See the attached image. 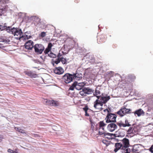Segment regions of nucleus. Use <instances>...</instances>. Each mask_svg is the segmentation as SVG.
Wrapping results in <instances>:
<instances>
[{"label": "nucleus", "mask_w": 153, "mask_h": 153, "mask_svg": "<svg viewBox=\"0 0 153 153\" xmlns=\"http://www.w3.org/2000/svg\"><path fill=\"white\" fill-rule=\"evenodd\" d=\"M48 56L51 58H55L56 57V54L53 53L51 52L48 54Z\"/></svg>", "instance_id": "nucleus-35"}, {"label": "nucleus", "mask_w": 153, "mask_h": 153, "mask_svg": "<svg viewBox=\"0 0 153 153\" xmlns=\"http://www.w3.org/2000/svg\"><path fill=\"white\" fill-rule=\"evenodd\" d=\"M85 84L83 82L77 83L76 82L75 88L78 90H81L83 88Z\"/></svg>", "instance_id": "nucleus-18"}, {"label": "nucleus", "mask_w": 153, "mask_h": 153, "mask_svg": "<svg viewBox=\"0 0 153 153\" xmlns=\"http://www.w3.org/2000/svg\"><path fill=\"white\" fill-rule=\"evenodd\" d=\"M8 0H1L0 1L3 3H6Z\"/></svg>", "instance_id": "nucleus-45"}, {"label": "nucleus", "mask_w": 153, "mask_h": 153, "mask_svg": "<svg viewBox=\"0 0 153 153\" xmlns=\"http://www.w3.org/2000/svg\"><path fill=\"white\" fill-rule=\"evenodd\" d=\"M34 48L35 52L38 54H42L45 49L44 46L41 44H36Z\"/></svg>", "instance_id": "nucleus-7"}, {"label": "nucleus", "mask_w": 153, "mask_h": 153, "mask_svg": "<svg viewBox=\"0 0 153 153\" xmlns=\"http://www.w3.org/2000/svg\"><path fill=\"white\" fill-rule=\"evenodd\" d=\"M3 10L4 12L5 13L7 10L8 7L7 6H5L2 8H1Z\"/></svg>", "instance_id": "nucleus-38"}, {"label": "nucleus", "mask_w": 153, "mask_h": 153, "mask_svg": "<svg viewBox=\"0 0 153 153\" xmlns=\"http://www.w3.org/2000/svg\"><path fill=\"white\" fill-rule=\"evenodd\" d=\"M76 82H75L73 83L72 85L70 87L69 90H73L74 88H75Z\"/></svg>", "instance_id": "nucleus-31"}, {"label": "nucleus", "mask_w": 153, "mask_h": 153, "mask_svg": "<svg viewBox=\"0 0 153 153\" xmlns=\"http://www.w3.org/2000/svg\"><path fill=\"white\" fill-rule=\"evenodd\" d=\"M103 111L104 112L107 111L108 113H110L109 110L108 109H106L104 110Z\"/></svg>", "instance_id": "nucleus-47"}, {"label": "nucleus", "mask_w": 153, "mask_h": 153, "mask_svg": "<svg viewBox=\"0 0 153 153\" xmlns=\"http://www.w3.org/2000/svg\"><path fill=\"white\" fill-rule=\"evenodd\" d=\"M131 110L130 109H127L125 107L121 108L120 110L117 112V114L120 116L122 117L125 115L131 113Z\"/></svg>", "instance_id": "nucleus-6"}, {"label": "nucleus", "mask_w": 153, "mask_h": 153, "mask_svg": "<svg viewBox=\"0 0 153 153\" xmlns=\"http://www.w3.org/2000/svg\"><path fill=\"white\" fill-rule=\"evenodd\" d=\"M4 13L3 10L1 9H0V16H1Z\"/></svg>", "instance_id": "nucleus-42"}, {"label": "nucleus", "mask_w": 153, "mask_h": 153, "mask_svg": "<svg viewBox=\"0 0 153 153\" xmlns=\"http://www.w3.org/2000/svg\"><path fill=\"white\" fill-rule=\"evenodd\" d=\"M140 148L138 145H135L133 146L132 149V152L133 153H138L140 152Z\"/></svg>", "instance_id": "nucleus-14"}, {"label": "nucleus", "mask_w": 153, "mask_h": 153, "mask_svg": "<svg viewBox=\"0 0 153 153\" xmlns=\"http://www.w3.org/2000/svg\"><path fill=\"white\" fill-rule=\"evenodd\" d=\"M62 56V55L60 53H59L57 56V57H58V58H61V57Z\"/></svg>", "instance_id": "nucleus-46"}, {"label": "nucleus", "mask_w": 153, "mask_h": 153, "mask_svg": "<svg viewBox=\"0 0 153 153\" xmlns=\"http://www.w3.org/2000/svg\"><path fill=\"white\" fill-rule=\"evenodd\" d=\"M1 137H0V142H1Z\"/></svg>", "instance_id": "nucleus-52"}, {"label": "nucleus", "mask_w": 153, "mask_h": 153, "mask_svg": "<svg viewBox=\"0 0 153 153\" xmlns=\"http://www.w3.org/2000/svg\"><path fill=\"white\" fill-rule=\"evenodd\" d=\"M7 31H8L9 33L13 34L16 38L19 40L23 34L22 30L19 28L11 27L10 30H7Z\"/></svg>", "instance_id": "nucleus-3"}, {"label": "nucleus", "mask_w": 153, "mask_h": 153, "mask_svg": "<svg viewBox=\"0 0 153 153\" xmlns=\"http://www.w3.org/2000/svg\"><path fill=\"white\" fill-rule=\"evenodd\" d=\"M149 150L151 152L153 153V145L150 148Z\"/></svg>", "instance_id": "nucleus-43"}, {"label": "nucleus", "mask_w": 153, "mask_h": 153, "mask_svg": "<svg viewBox=\"0 0 153 153\" xmlns=\"http://www.w3.org/2000/svg\"><path fill=\"white\" fill-rule=\"evenodd\" d=\"M131 76H132V78L133 79H135L136 78V77L135 76H133V75H132Z\"/></svg>", "instance_id": "nucleus-49"}, {"label": "nucleus", "mask_w": 153, "mask_h": 153, "mask_svg": "<svg viewBox=\"0 0 153 153\" xmlns=\"http://www.w3.org/2000/svg\"><path fill=\"white\" fill-rule=\"evenodd\" d=\"M53 46V45L51 42H49L47 47L45 49L44 51V53L46 54H48V53L51 51V48Z\"/></svg>", "instance_id": "nucleus-16"}, {"label": "nucleus", "mask_w": 153, "mask_h": 153, "mask_svg": "<svg viewBox=\"0 0 153 153\" xmlns=\"http://www.w3.org/2000/svg\"><path fill=\"white\" fill-rule=\"evenodd\" d=\"M94 123H91V129H92L93 131H94Z\"/></svg>", "instance_id": "nucleus-44"}, {"label": "nucleus", "mask_w": 153, "mask_h": 153, "mask_svg": "<svg viewBox=\"0 0 153 153\" xmlns=\"http://www.w3.org/2000/svg\"><path fill=\"white\" fill-rule=\"evenodd\" d=\"M99 128H100V129L102 128H104V127L106 125V124L104 123L103 121H101L99 123Z\"/></svg>", "instance_id": "nucleus-25"}, {"label": "nucleus", "mask_w": 153, "mask_h": 153, "mask_svg": "<svg viewBox=\"0 0 153 153\" xmlns=\"http://www.w3.org/2000/svg\"><path fill=\"white\" fill-rule=\"evenodd\" d=\"M76 74V77H74V79H76L77 80H79L80 79H81L82 78L81 74H79L78 73L74 74Z\"/></svg>", "instance_id": "nucleus-30"}, {"label": "nucleus", "mask_w": 153, "mask_h": 153, "mask_svg": "<svg viewBox=\"0 0 153 153\" xmlns=\"http://www.w3.org/2000/svg\"><path fill=\"white\" fill-rule=\"evenodd\" d=\"M100 92L99 90L97 89V88H96L95 90V92L94 93V95L95 96L96 95H98L100 94Z\"/></svg>", "instance_id": "nucleus-34"}, {"label": "nucleus", "mask_w": 153, "mask_h": 153, "mask_svg": "<svg viewBox=\"0 0 153 153\" xmlns=\"http://www.w3.org/2000/svg\"><path fill=\"white\" fill-rule=\"evenodd\" d=\"M8 152L11 153H16V151H14L10 149H9L7 151Z\"/></svg>", "instance_id": "nucleus-41"}, {"label": "nucleus", "mask_w": 153, "mask_h": 153, "mask_svg": "<svg viewBox=\"0 0 153 153\" xmlns=\"http://www.w3.org/2000/svg\"><path fill=\"white\" fill-rule=\"evenodd\" d=\"M148 107V111H153V101L151 100L147 105Z\"/></svg>", "instance_id": "nucleus-23"}, {"label": "nucleus", "mask_w": 153, "mask_h": 153, "mask_svg": "<svg viewBox=\"0 0 153 153\" xmlns=\"http://www.w3.org/2000/svg\"><path fill=\"white\" fill-rule=\"evenodd\" d=\"M3 47V45L0 43V48H1Z\"/></svg>", "instance_id": "nucleus-51"}, {"label": "nucleus", "mask_w": 153, "mask_h": 153, "mask_svg": "<svg viewBox=\"0 0 153 153\" xmlns=\"http://www.w3.org/2000/svg\"><path fill=\"white\" fill-rule=\"evenodd\" d=\"M129 146V140L125 138L121 140L120 142L115 144V148L114 151L115 152H116L118 150H120L122 153H130L131 150L128 148Z\"/></svg>", "instance_id": "nucleus-1"}, {"label": "nucleus", "mask_w": 153, "mask_h": 153, "mask_svg": "<svg viewBox=\"0 0 153 153\" xmlns=\"http://www.w3.org/2000/svg\"><path fill=\"white\" fill-rule=\"evenodd\" d=\"M75 2L76 3H77L79 2V0H75Z\"/></svg>", "instance_id": "nucleus-50"}, {"label": "nucleus", "mask_w": 153, "mask_h": 153, "mask_svg": "<svg viewBox=\"0 0 153 153\" xmlns=\"http://www.w3.org/2000/svg\"><path fill=\"white\" fill-rule=\"evenodd\" d=\"M100 128H99V132L98 134L100 135H104L105 133L104 131V128H102L101 129H100Z\"/></svg>", "instance_id": "nucleus-27"}, {"label": "nucleus", "mask_w": 153, "mask_h": 153, "mask_svg": "<svg viewBox=\"0 0 153 153\" xmlns=\"http://www.w3.org/2000/svg\"><path fill=\"white\" fill-rule=\"evenodd\" d=\"M11 27L9 26L7 27V26L4 25H0V29L1 30H5L7 32L9 33L8 31H7V30H10Z\"/></svg>", "instance_id": "nucleus-22"}, {"label": "nucleus", "mask_w": 153, "mask_h": 153, "mask_svg": "<svg viewBox=\"0 0 153 153\" xmlns=\"http://www.w3.org/2000/svg\"><path fill=\"white\" fill-rule=\"evenodd\" d=\"M134 113L135 115H137L138 117H140L142 115H143L144 114L143 111L141 108L136 110Z\"/></svg>", "instance_id": "nucleus-19"}, {"label": "nucleus", "mask_w": 153, "mask_h": 153, "mask_svg": "<svg viewBox=\"0 0 153 153\" xmlns=\"http://www.w3.org/2000/svg\"><path fill=\"white\" fill-rule=\"evenodd\" d=\"M54 72L55 73L58 74H62L64 71L63 69L60 67H56L54 70Z\"/></svg>", "instance_id": "nucleus-13"}, {"label": "nucleus", "mask_w": 153, "mask_h": 153, "mask_svg": "<svg viewBox=\"0 0 153 153\" xmlns=\"http://www.w3.org/2000/svg\"><path fill=\"white\" fill-rule=\"evenodd\" d=\"M107 37L104 34H101L97 36V42L101 44L105 42L106 40Z\"/></svg>", "instance_id": "nucleus-10"}, {"label": "nucleus", "mask_w": 153, "mask_h": 153, "mask_svg": "<svg viewBox=\"0 0 153 153\" xmlns=\"http://www.w3.org/2000/svg\"><path fill=\"white\" fill-rule=\"evenodd\" d=\"M83 110L85 112V116L88 117L89 116V112L91 111V109H90L87 105H86L84 107L82 108Z\"/></svg>", "instance_id": "nucleus-21"}, {"label": "nucleus", "mask_w": 153, "mask_h": 153, "mask_svg": "<svg viewBox=\"0 0 153 153\" xmlns=\"http://www.w3.org/2000/svg\"><path fill=\"white\" fill-rule=\"evenodd\" d=\"M43 102L45 104L48 105L57 106L59 105V103L58 101L53 100L44 99Z\"/></svg>", "instance_id": "nucleus-8"}, {"label": "nucleus", "mask_w": 153, "mask_h": 153, "mask_svg": "<svg viewBox=\"0 0 153 153\" xmlns=\"http://www.w3.org/2000/svg\"><path fill=\"white\" fill-rule=\"evenodd\" d=\"M76 74H72L66 73L63 76V81L66 83H69L71 82L74 77H76Z\"/></svg>", "instance_id": "nucleus-4"}, {"label": "nucleus", "mask_w": 153, "mask_h": 153, "mask_svg": "<svg viewBox=\"0 0 153 153\" xmlns=\"http://www.w3.org/2000/svg\"><path fill=\"white\" fill-rule=\"evenodd\" d=\"M117 115L111 113H108L105 118L106 123H115L116 122V118Z\"/></svg>", "instance_id": "nucleus-5"}, {"label": "nucleus", "mask_w": 153, "mask_h": 153, "mask_svg": "<svg viewBox=\"0 0 153 153\" xmlns=\"http://www.w3.org/2000/svg\"><path fill=\"white\" fill-rule=\"evenodd\" d=\"M84 92H85V94H92L94 92V90L88 87L83 88Z\"/></svg>", "instance_id": "nucleus-17"}, {"label": "nucleus", "mask_w": 153, "mask_h": 153, "mask_svg": "<svg viewBox=\"0 0 153 153\" xmlns=\"http://www.w3.org/2000/svg\"><path fill=\"white\" fill-rule=\"evenodd\" d=\"M102 142L104 144H105L106 146H108L110 144V142L105 140H103L102 141Z\"/></svg>", "instance_id": "nucleus-37"}, {"label": "nucleus", "mask_w": 153, "mask_h": 153, "mask_svg": "<svg viewBox=\"0 0 153 153\" xmlns=\"http://www.w3.org/2000/svg\"><path fill=\"white\" fill-rule=\"evenodd\" d=\"M14 128L17 131H18L19 132H21L22 133H25V132L23 131V130L22 129L19 128L15 127Z\"/></svg>", "instance_id": "nucleus-33"}, {"label": "nucleus", "mask_w": 153, "mask_h": 153, "mask_svg": "<svg viewBox=\"0 0 153 153\" xmlns=\"http://www.w3.org/2000/svg\"><path fill=\"white\" fill-rule=\"evenodd\" d=\"M60 60H61L60 62H61L63 64H65L66 63L67 60L66 59L61 57V58H60Z\"/></svg>", "instance_id": "nucleus-32"}, {"label": "nucleus", "mask_w": 153, "mask_h": 153, "mask_svg": "<svg viewBox=\"0 0 153 153\" xmlns=\"http://www.w3.org/2000/svg\"><path fill=\"white\" fill-rule=\"evenodd\" d=\"M127 132L128 134L135 135L137 133L138 130L136 127H130Z\"/></svg>", "instance_id": "nucleus-11"}, {"label": "nucleus", "mask_w": 153, "mask_h": 153, "mask_svg": "<svg viewBox=\"0 0 153 153\" xmlns=\"http://www.w3.org/2000/svg\"><path fill=\"white\" fill-rule=\"evenodd\" d=\"M31 37V36H28L26 34L22 35L21 39L24 40H27L30 39Z\"/></svg>", "instance_id": "nucleus-26"}, {"label": "nucleus", "mask_w": 153, "mask_h": 153, "mask_svg": "<svg viewBox=\"0 0 153 153\" xmlns=\"http://www.w3.org/2000/svg\"><path fill=\"white\" fill-rule=\"evenodd\" d=\"M25 73L26 75L30 76L31 78H35L37 76L36 74H34L33 72L31 71H25Z\"/></svg>", "instance_id": "nucleus-24"}, {"label": "nucleus", "mask_w": 153, "mask_h": 153, "mask_svg": "<svg viewBox=\"0 0 153 153\" xmlns=\"http://www.w3.org/2000/svg\"><path fill=\"white\" fill-rule=\"evenodd\" d=\"M95 96H96L97 98V100H100V98L101 97L100 96H97V95H96Z\"/></svg>", "instance_id": "nucleus-48"}, {"label": "nucleus", "mask_w": 153, "mask_h": 153, "mask_svg": "<svg viewBox=\"0 0 153 153\" xmlns=\"http://www.w3.org/2000/svg\"><path fill=\"white\" fill-rule=\"evenodd\" d=\"M117 125L120 127H125L127 126L130 127L131 126V125L130 124L128 121L126 119L125 120V123L121 121L117 122V124L114 123H111L108 124L107 126V129L110 132H113L117 129Z\"/></svg>", "instance_id": "nucleus-2"}, {"label": "nucleus", "mask_w": 153, "mask_h": 153, "mask_svg": "<svg viewBox=\"0 0 153 153\" xmlns=\"http://www.w3.org/2000/svg\"><path fill=\"white\" fill-rule=\"evenodd\" d=\"M60 58H58L56 60L54 61V62L56 64H58L60 62Z\"/></svg>", "instance_id": "nucleus-40"}, {"label": "nucleus", "mask_w": 153, "mask_h": 153, "mask_svg": "<svg viewBox=\"0 0 153 153\" xmlns=\"http://www.w3.org/2000/svg\"><path fill=\"white\" fill-rule=\"evenodd\" d=\"M0 42L8 44L10 42V40L8 38H5L1 39Z\"/></svg>", "instance_id": "nucleus-28"}, {"label": "nucleus", "mask_w": 153, "mask_h": 153, "mask_svg": "<svg viewBox=\"0 0 153 153\" xmlns=\"http://www.w3.org/2000/svg\"><path fill=\"white\" fill-rule=\"evenodd\" d=\"M46 36V33L45 32H42L40 34V36L42 37H44Z\"/></svg>", "instance_id": "nucleus-39"}, {"label": "nucleus", "mask_w": 153, "mask_h": 153, "mask_svg": "<svg viewBox=\"0 0 153 153\" xmlns=\"http://www.w3.org/2000/svg\"><path fill=\"white\" fill-rule=\"evenodd\" d=\"M103 105L99 100H96L94 103V107L97 110V111H100L103 110Z\"/></svg>", "instance_id": "nucleus-9"}, {"label": "nucleus", "mask_w": 153, "mask_h": 153, "mask_svg": "<svg viewBox=\"0 0 153 153\" xmlns=\"http://www.w3.org/2000/svg\"><path fill=\"white\" fill-rule=\"evenodd\" d=\"M34 21L35 24H38L40 22V19L38 17H35L34 18Z\"/></svg>", "instance_id": "nucleus-29"}, {"label": "nucleus", "mask_w": 153, "mask_h": 153, "mask_svg": "<svg viewBox=\"0 0 153 153\" xmlns=\"http://www.w3.org/2000/svg\"><path fill=\"white\" fill-rule=\"evenodd\" d=\"M79 94L81 95L82 96H86V95L85 93V92H84V90L83 88L82 89V91H81L79 92Z\"/></svg>", "instance_id": "nucleus-36"}, {"label": "nucleus", "mask_w": 153, "mask_h": 153, "mask_svg": "<svg viewBox=\"0 0 153 153\" xmlns=\"http://www.w3.org/2000/svg\"><path fill=\"white\" fill-rule=\"evenodd\" d=\"M104 137L109 140H110L113 138V136L115 137V134H111L108 133H105L103 135Z\"/></svg>", "instance_id": "nucleus-20"}, {"label": "nucleus", "mask_w": 153, "mask_h": 153, "mask_svg": "<svg viewBox=\"0 0 153 153\" xmlns=\"http://www.w3.org/2000/svg\"><path fill=\"white\" fill-rule=\"evenodd\" d=\"M25 48L27 50H31L33 47V42L31 40H29L25 45Z\"/></svg>", "instance_id": "nucleus-12"}, {"label": "nucleus", "mask_w": 153, "mask_h": 153, "mask_svg": "<svg viewBox=\"0 0 153 153\" xmlns=\"http://www.w3.org/2000/svg\"><path fill=\"white\" fill-rule=\"evenodd\" d=\"M110 99L109 96L101 97L100 99L99 100L100 102L103 105L105 103Z\"/></svg>", "instance_id": "nucleus-15"}]
</instances>
